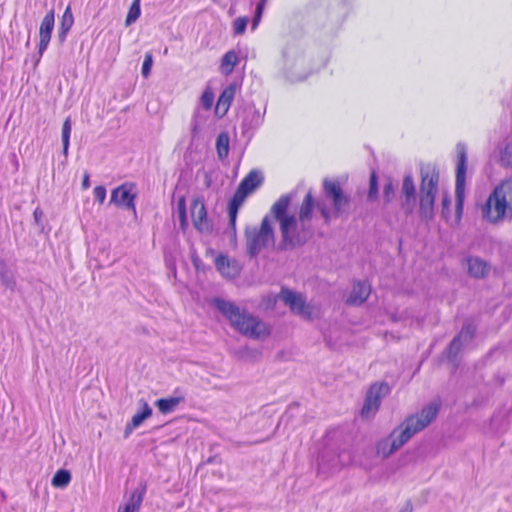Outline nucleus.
<instances>
[{
  "instance_id": "f257e3e1",
  "label": "nucleus",
  "mask_w": 512,
  "mask_h": 512,
  "mask_svg": "<svg viewBox=\"0 0 512 512\" xmlns=\"http://www.w3.org/2000/svg\"><path fill=\"white\" fill-rule=\"evenodd\" d=\"M292 202L291 194L282 195L271 207L270 213L279 222L281 242L278 249L281 251L294 250L304 246L314 236L312 225L314 211V196L309 190L299 207L298 216L288 214Z\"/></svg>"
},
{
  "instance_id": "f03ea898",
  "label": "nucleus",
  "mask_w": 512,
  "mask_h": 512,
  "mask_svg": "<svg viewBox=\"0 0 512 512\" xmlns=\"http://www.w3.org/2000/svg\"><path fill=\"white\" fill-rule=\"evenodd\" d=\"M212 304L241 335L254 340L270 335V329L264 321L236 303L216 297Z\"/></svg>"
},
{
  "instance_id": "7ed1b4c3",
  "label": "nucleus",
  "mask_w": 512,
  "mask_h": 512,
  "mask_svg": "<svg viewBox=\"0 0 512 512\" xmlns=\"http://www.w3.org/2000/svg\"><path fill=\"white\" fill-rule=\"evenodd\" d=\"M323 199L314 198V209L320 213L324 224L330 225L332 219L347 218L352 199L337 180L324 178L322 182Z\"/></svg>"
},
{
  "instance_id": "20e7f679",
  "label": "nucleus",
  "mask_w": 512,
  "mask_h": 512,
  "mask_svg": "<svg viewBox=\"0 0 512 512\" xmlns=\"http://www.w3.org/2000/svg\"><path fill=\"white\" fill-rule=\"evenodd\" d=\"M419 215L422 220L429 221L434 216V204L438 192L439 172L431 165L420 168Z\"/></svg>"
},
{
  "instance_id": "39448f33",
  "label": "nucleus",
  "mask_w": 512,
  "mask_h": 512,
  "mask_svg": "<svg viewBox=\"0 0 512 512\" xmlns=\"http://www.w3.org/2000/svg\"><path fill=\"white\" fill-rule=\"evenodd\" d=\"M274 242V229L268 215L262 219L260 227L245 228L246 253L250 258L257 257L264 248L273 245Z\"/></svg>"
},
{
  "instance_id": "423d86ee",
  "label": "nucleus",
  "mask_w": 512,
  "mask_h": 512,
  "mask_svg": "<svg viewBox=\"0 0 512 512\" xmlns=\"http://www.w3.org/2000/svg\"><path fill=\"white\" fill-rule=\"evenodd\" d=\"M439 411L440 403L431 402L420 412L408 416L396 429L407 443L415 434L424 430L437 417Z\"/></svg>"
},
{
  "instance_id": "0eeeda50",
  "label": "nucleus",
  "mask_w": 512,
  "mask_h": 512,
  "mask_svg": "<svg viewBox=\"0 0 512 512\" xmlns=\"http://www.w3.org/2000/svg\"><path fill=\"white\" fill-rule=\"evenodd\" d=\"M283 69L289 74L292 80H303L306 75L300 71L305 65V57L302 48L298 44H288L283 52Z\"/></svg>"
},
{
  "instance_id": "6e6552de",
  "label": "nucleus",
  "mask_w": 512,
  "mask_h": 512,
  "mask_svg": "<svg viewBox=\"0 0 512 512\" xmlns=\"http://www.w3.org/2000/svg\"><path fill=\"white\" fill-rule=\"evenodd\" d=\"M458 163L456 169L455 198L456 214L460 218L465 197V178L467 170V152L464 144H457Z\"/></svg>"
},
{
  "instance_id": "1a4fd4ad",
  "label": "nucleus",
  "mask_w": 512,
  "mask_h": 512,
  "mask_svg": "<svg viewBox=\"0 0 512 512\" xmlns=\"http://www.w3.org/2000/svg\"><path fill=\"white\" fill-rule=\"evenodd\" d=\"M510 213V207L501 194L496 193V188L490 194L482 207V216L490 223H498Z\"/></svg>"
},
{
  "instance_id": "9d476101",
  "label": "nucleus",
  "mask_w": 512,
  "mask_h": 512,
  "mask_svg": "<svg viewBox=\"0 0 512 512\" xmlns=\"http://www.w3.org/2000/svg\"><path fill=\"white\" fill-rule=\"evenodd\" d=\"M390 393V387L387 382L373 383L367 391L366 398L361 409L362 417L373 416L380 407L382 399Z\"/></svg>"
},
{
  "instance_id": "9b49d317",
  "label": "nucleus",
  "mask_w": 512,
  "mask_h": 512,
  "mask_svg": "<svg viewBox=\"0 0 512 512\" xmlns=\"http://www.w3.org/2000/svg\"><path fill=\"white\" fill-rule=\"evenodd\" d=\"M279 298L290 310L307 319H312V307L306 302L305 297L301 293L294 292L288 288H281Z\"/></svg>"
},
{
  "instance_id": "f8f14e48",
  "label": "nucleus",
  "mask_w": 512,
  "mask_h": 512,
  "mask_svg": "<svg viewBox=\"0 0 512 512\" xmlns=\"http://www.w3.org/2000/svg\"><path fill=\"white\" fill-rule=\"evenodd\" d=\"M417 204V191L416 185L411 173L405 174L401 192H400V207L405 213V215H410L413 213Z\"/></svg>"
},
{
  "instance_id": "ddd939ff",
  "label": "nucleus",
  "mask_w": 512,
  "mask_h": 512,
  "mask_svg": "<svg viewBox=\"0 0 512 512\" xmlns=\"http://www.w3.org/2000/svg\"><path fill=\"white\" fill-rule=\"evenodd\" d=\"M191 218L194 227L200 232H211L212 224L208 220L207 210L201 199H194L191 204Z\"/></svg>"
},
{
  "instance_id": "4468645a",
  "label": "nucleus",
  "mask_w": 512,
  "mask_h": 512,
  "mask_svg": "<svg viewBox=\"0 0 512 512\" xmlns=\"http://www.w3.org/2000/svg\"><path fill=\"white\" fill-rule=\"evenodd\" d=\"M406 442L401 435L399 434L397 429H394L390 435L379 441L377 444V454L381 455L384 458L389 457L397 450H399L402 446H404Z\"/></svg>"
},
{
  "instance_id": "2eb2a0df",
  "label": "nucleus",
  "mask_w": 512,
  "mask_h": 512,
  "mask_svg": "<svg viewBox=\"0 0 512 512\" xmlns=\"http://www.w3.org/2000/svg\"><path fill=\"white\" fill-rule=\"evenodd\" d=\"M55 23V16H54V10L49 11L43 18L40 30H39V47H38V53L39 57H41L44 53V51L47 49L48 44L51 39V34L54 28ZM40 59V58H38ZM39 60H37L38 62Z\"/></svg>"
},
{
  "instance_id": "dca6fc26",
  "label": "nucleus",
  "mask_w": 512,
  "mask_h": 512,
  "mask_svg": "<svg viewBox=\"0 0 512 512\" xmlns=\"http://www.w3.org/2000/svg\"><path fill=\"white\" fill-rule=\"evenodd\" d=\"M134 199L135 195L131 193L126 184H123L112 190L110 201L117 206L135 211Z\"/></svg>"
},
{
  "instance_id": "f3484780",
  "label": "nucleus",
  "mask_w": 512,
  "mask_h": 512,
  "mask_svg": "<svg viewBox=\"0 0 512 512\" xmlns=\"http://www.w3.org/2000/svg\"><path fill=\"white\" fill-rule=\"evenodd\" d=\"M467 273L475 279H483L489 275L490 265L485 260L477 256H468L465 258Z\"/></svg>"
},
{
  "instance_id": "a211bd4d",
  "label": "nucleus",
  "mask_w": 512,
  "mask_h": 512,
  "mask_svg": "<svg viewBox=\"0 0 512 512\" xmlns=\"http://www.w3.org/2000/svg\"><path fill=\"white\" fill-rule=\"evenodd\" d=\"M216 269L224 277L234 278L240 273V266L236 260H231L225 255H219L215 259Z\"/></svg>"
},
{
  "instance_id": "6ab92c4d",
  "label": "nucleus",
  "mask_w": 512,
  "mask_h": 512,
  "mask_svg": "<svg viewBox=\"0 0 512 512\" xmlns=\"http://www.w3.org/2000/svg\"><path fill=\"white\" fill-rule=\"evenodd\" d=\"M370 293V285L365 281H358L354 283L352 291L346 302L350 305H361L367 300Z\"/></svg>"
},
{
  "instance_id": "aec40b11",
  "label": "nucleus",
  "mask_w": 512,
  "mask_h": 512,
  "mask_svg": "<svg viewBox=\"0 0 512 512\" xmlns=\"http://www.w3.org/2000/svg\"><path fill=\"white\" fill-rule=\"evenodd\" d=\"M145 492L146 484L140 483L139 487L132 492L126 504L118 509V512H138L143 502Z\"/></svg>"
},
{
  "instance_id": "412c9836",
  "label": "nucleus",
  "mask_w": 512,
  "mask_h": 512,
  "mask_svg": "<svg viewBox=\"0 0 512 512\" xmlns=\"http://www.w3.org/2000/svg\"><path fill=\"white\" fill-rule=\"evenodd\" d=\"M235 92L236 86L231 84L227 86L220 94L215 108V113L219 117H223L228 112L229 107L235 97Z\"/></svg>"
},
{
  "instance_id": "4be33fe9",
  "label": "nucleus",
  "mask_w": 512,
  "mask_h": 512,
  "mask_svg": "<svg viewBox=\"0 0 512 512\" xmlns=\"http://www.w3.org/2000/svg\"><path fill=\"white\" fill-rule=\"evenodd\" d=\"M263 180L261 172L252 170L242 179L237 189L248 196L263 183Z\"/></svg>"
},
{
  "instance_id": "5701e85b",
  "label": "nucleus",
  "mask_w": 512,
  "mask_h": 512,
  "mask_svg": "<svg viewBox=\"0 0 512 512\" xmlns=\"http://www.w3.org/2000/svg\"><path fill=\"white\" fill-rule=\"evenodd\" d=\"M140 403L142 404V410L133 415L131 421L126 425L124 436L128 437L130 433L139 427L147 418L152 415V408L148 405V403L141 399Z\"/></svg>"
},
{
  "instance_id": "b1692460",
  "label": "nucleus",
  "mask_w": 512,
  "mask_h": 512,
  "mask_svg": "<svg viewBox=\"0 0 512 512\" xmlns=\"http://www.w3.org/2000/svg\"><path fill=\"white\" fill-rule=\"evenodd\" d=\"M247 195L242 191L236 189L233 197L229 201L228 204V215H229V225L231 226L233 233L235 234V223L238 215L239 208L243 205Z\"/></svg>"
},
{
  "instance_id": "393cba45",
  "label": "nucleus",
  "mask_w": 512,
  "mask_h": 512,
  "mask_svg": "<svg viewBox=\"0 0 512 512\" xmlns=\"http://www.w3.org/2000/svg\"><path fill=\"white\" fill-rule=\"evenodd\" d=\"M183 401V396L161 398L155 402V405L162 414H168L173 412L176 407Z\"/></svg>"
},
{
  "instance_id": "a878e982",
  "label": "nucleus",
  "mask_w": 512,
  "mask_h": 512,
  "mask_svg": "<svg viewBox=\"0 0 512 512\" xmlns=\"http://www.w3.org/2000/svg\"><path fill=\"white\" fill-rule=\"evenodd\" d=\"M0 281L10 291H14L16 287V279L13 272L8 268L4 261H0Z\"/></svg>"
},
{
  "instance_id": "bb28decb",
  "label": "nucleus",
  "mask_w": 512,
  "mask_h": 512,
  "mask_svg": "<svg viewBox=\"0 0 512 512\" xmlns=\"http://www.w3.org/2000/svg\"><path fill=\"white\" fill-rule=\"evenodd\" d=\"M216 149L220 160L227 158L229 153V135L226 132H222L216 139Z\"/></svg>"
},
{
  "instance_id": "cd10ccee",
  "label": "nucleus",
  "mask_w": 512,
  "mask_h": 512,
  "mask_svg": "<svg viewBox=\"0 0 512 512\" xmlns=\"http://www.w3.org/2000/svg\"><path fill=\"white\" fill-rule=\"evenodd\" d=\"M238 64V56L235 51L230 50L222 57L221 68L225 74L231 73Z\"/></svg>"
},
{
  "instance_id": "c85d7f7f",
  "label": "nucleus",
  "mask_w": 512,
  "mask_h": 512,
  "mask_svg": "<svg viewBox=\"0 0 512 512\" xmlns=\"http://www.w3.org/2000/svg\"><path fill=\"white\" fill-rule=\"evenodd\" d=\"M496 193L497 195H502L510 207V213H512V178L503 181L500 185H498L496 187Z\"/></svg>"
},
{
  "instance_id": "c756f323",
  "label": "nucleus",
  "mask_w": 512,
  "mask_h": 512,
  "mask_svg": "<svg viewBox=\"0 0 512 512\" xmlns=\"http://www.w3.org/2000/svg\"><path fill=\"white\" fill-rule=\"evenodd\" d=\"M71 481V473L66 469H59L52 478V485L56 488H65Z\"/></svg>"
},
{
  "instance_id": "7c9ffc66",
  "label": "nucleus",
  "mask_w": 512,
  "mask_h": 512,
  "mask_svg": "<svg viewBox=\"0 0 512 512\" xmlns=\"http://www.w3.org/2000/svg\"><path fill=\"white\" fill-rule=\"evenodd\" d=\"M140 14V0H133L125 20V25L130 26L133 24L140 17Z\"/></svg>"
},
{
  "instance_id": "2f4dec72",
  "label": "nucleus",
  "mask_w": 512,
  "mask_h": 512,
  "mask_svg": "<svg viewBox=\"0 0 512 512\" xmlns=\"http://www.w3.org/2000/svg\"><path fill=\"white\" fill-rule=\"evenodd\" d=\"M71 129H72L71 120L68 117L65 119L63 126H62V144H63V154L65 156H67V154H68Z\"/></svg>"
},
{
  "instance_id": "473e14b6",
  "label": "nucleus",
  "mask_w": 512,
  "mask_h": 512,
  "mask_svg": "<svg viewBox=\"0 0 512 512\" xmlns=\"http://www.w3.org/2000/svg\"><path fill=\"white\" fill-rule=\"evenodd\" d=\"M177 211L181 228L187 226V215H186V200L184 196H181L177 202Z\"/></svg>"
},
{
  "instance_id": "72a5a7b5",
  "label": "nucleus",
  "mask_w": 512,
  "mask_h": 512,
  "mask_svg": "<svg viewBox=\"0 0 512 512\" xmlns=\"http://www.w3.org/2000/svg\"><path fill=\"white\" fill-rule=\"evenodd\" d=\"M73 23H74V17L71 12L70 6H68L62 15L59 29L66 30L69 32V30L73 26Z\"/></svg>"
},
{
  "instance_id": "f704fd0d",
  "label": "nucleus",
  "mask_w": 512,
  "mask_h": 512,
  "mask_svg": "<svg viewBox=\"0 0 512 512\" xmlns=\"http://www.w3.org/2000/svg\"><path fill=\"white\" fill-rule=\"evenodd\" d=\"M476 332V327L472 323L465 324L457 337H460L462 341L468 342L472 340Z\"/></svg>"
},
{
  "instance_id": "c9c22d12",
  "label": "nucleus",
  "mask_w": 512,
  "mask_h": 512,
  "mask_svg": "<svg viewBox=\"0 0 512 512\" xmlns=\"http://www.w3.org/2000/svg\"><path fill=\"white\" fill-rule=\"evenodd\" d=\"M378 195V182L377 176L375 172H372L370 176L369 190H368V200L372 201L377 198Z\"/></svg>"
},
{
  "instance_id": "e433bc0d",
  "label": "nucleus",
  "mask_w": 512,
  "mask_h": 512,
  "mask_svg": "<svg viewBox=\"0 0 512 512\" xmlns=\"http://www.w3.org/2000/svg\"><path fill=\"white\" fill-rule=\"evenodd\" d=\"M461 348L462 340L460 339V337L455 336L448 347V358H455L459 351L461 350Z\"/></svg>"
},
{
  "instance_id": "4c0bfd02",
  "label": "nucleus",
  "mask_w": 512,
  "mask_h": 512,
  "mask_svg": "<svg viewBox=\"0 0 512 512\" xmlns=\"http://www.w3.org/2000/svg\"><path fill=\"white\" fill-rule=\"evenodd\" d=\"M248 24L247 17H238L233 23V31L236 35H241L245 32Z\"/></svg>"
},
{
  "instance_id": "58836bf2",
  "label": "nucleus",
  "mask_w": 512,
  "mask_h": 512,
  "mask_svg": "<svg viewBox=\"0 0 512 512\" xmlns=\"http://www.w3.org/2000/svg\"><path fill=\"white\" fill-rule=\"evenodd\" d=\"M395 197V188L393 182L389 180L383 187V198L385 202H391Z\"/></svg>"
},
{
  "instance_id": "ea45409f",
  "label": "nucleus",
  "mask_w": 512,
  "mask_h": 512,
  "mask_svg": "<svg viewBox=\"0 0 512 512\" xmlns=\"http://www.w3.org/2000/svg\"><path fill=\"white\" fill-rule=\"evenodd\" d=\"M213 101H214L213 92L209 89L205 90L201 96V105L203 106V108L206 110H209L213 105Z\"/></svg>"
},
{
  "instance_id": "a19ab883",
  "label": "nucleus",
  "mask_w": 512,
  "mask_h": 512,
  "mask_svg": "<svg viewBox=\"0 0 512 512\" xmlns=\"http://www.w3.org/2000/svg\"><path fill=\"white\" fill-rule=\"evenodd\" d=\"M152 64H153V58H152L151 53H146L143 64H142V71H141L143 77L147 78L150 75Z\"/></svg>"
},
{
  "instance_id": "79ce46f5",
  "label": "nucleus",
  "mask_w": 512,
  "mask_h": 512,
  "mask_svg": "<svg viewBox=\"0 0 512 512\" xmlns=\"http://www.w3.org/2000/svg\"><path fill=\"white\" fill-rule=\"evenodd\" d=\"M94 197L100 204H102L106 199V188L102 185H98L94 188Z\"/></svg>"
},
{
  "instance_id": "37998d69",
  "label": "nucleus",
  "mask_w": 512,
  "mask_h": 512,
  "mask_svg": "<svg viewBox=\"0 0 512 512\" xmlns=\"http://www.w3.org/2000/svg\"><path fill=\"white\" fill-rule=\"evenodd\" d=\"M502 161L507 165H512V141L506 145L502 153Z\"/></svg>"
},
{
  "instance_id": "c03bdc74",
  "label": "nucleus",
  "mask_w": 512,
  "mask_h": 512,
  "mask_svg": "<svg viewBox=\"0 0 512 512\" xmlns=\"http://www.w3.org/2000/svg\"><path fill=\"white\" fill-rule=\"evenodd\" d=\"M263 6L262 3H258L257 7H256V12H255V16L253 18V21H252V29H255L260 21V18H261V14H262V10H263Z\"/></svg>"
},
{
  "instance_id": "a18cd8bd",
  "label": "nucleus",
  "mask_w": 512,
  "mask_h": 512,
  "mask_svg": "<svg viewBox=\"0 0 512 512\" xmlns=\"http://www.w3.org/2000/svg\"><path fill=\"white\" fill-rule=\"evenodd\" d=\"M263 6L262 3H258L257 7H256V12H255V16L253 18V21H252V29H255L260 21V18H261V14H262V10H263Z\"/></svg>"
},
{
  "instance_id": "49530a36",
  "label": "nucleus",
  "mask_w": 512,
  "mask_h": 512,
  "mask_svg": "<svg viewBox=\"0 0 512 512\" xmlns=\"http://www.w3.org/2000/svg\"><path fill=\"white\" fill-rule=\"evenodd\" d=\"M43 216H44V213L39 207L34 210V212H33L34 222L37 226H40L41 229L44 228L43 224L41 223Z\"/></svg>"
},
{
  "instance_id": "de8ad7c7",
  "label": "nucleus",
  "mask_w": 512,
  "mask_h": 512,
  "mask_svg": "<svg viewBox=\"0 0 512 512\" xmlns=\"http://www.w3.org/2000/svg\"><path fill=\"white\" fill-rule=\"evenodd\" d=\"M90 187V175L86 172L83 176L82 180V188L84 190L88 189Z\"/></svg>"
},
{
  "instance_id": "09e8293b",
  "label": "nucleus",
  "mask_w": 512,
  "mask_h": 512,
  "mask_svg": "<svg viewBox=\"0 0 512 512\" xmlns=\"http://www.w3.org/2000/svg\"><path fill=\"white\" fill-rule=\"evenodd\" d=\"M413 511V505L410 500L406 501L404 506L401 508L399 512H412Z\"/></svg>"
},
{
  "instance_id": "8fccbe9b",
  "label": "nucleus",
  "mask_w": 512,
  "mask_h": 512,
  "mask_svg": "<svg viewBox=\"0 0 512 512\" xmlns=\"http://www.w3.org/2000/svg\"><path fill=\"white\" fill-rule=\"evenodd\" d=\"M450 203H451V200L449 198L448 195H445L442 199V207H443V210H448L449 206H450Z\"/></svg>"
},
{
  "instance_id": "3c124183",
  "label": "nucleus",
  "mask_w": 512,
  "mask_h": 512,
  "mask_svg": "<svg viewBox=\"0 0 512 512\" xmlns=\"http://www.w3.org/2000/svg\"><path fill=\"white\" fill-rule=\"evenodd\" d=\"M68 31L59 29L58 31V39L61 43H63L66 40Z\"/></svg>"
},
{
  "instance_id": "603ef678",
  "label": "nucleus",
  "mask_w": 512,
  "mask_h": 512,
  "mask_svg": "<svg viewBox=\"0 0 512 512\" xmlns=\"http://www.w3.org/2000/svg\"><path fill=\"white\" fill-rule=\"evenodd\" d=\"M229 233H230V236H231V239H230V240H231V243H232L234 246H236V244H237L236 233H235V234L233 233V230H232V228H231V226H230V225H229Z\"/></svg>"
},
{
  "instance_id": "864d4df0",
  "label": "nucleus",
  "mask_w": 512,
  "mask_h": 512,
  "mask_svg": "<svg viewBox=\"0 0 512 512\" xmlns=\"http://www.w3.org/2000/svg\"><path fill=\"white\" fill-rule=\"evenodd\" d=\"M266 0H261L259 3H262V5H264Z\"/></svg>"
}]
</instances>
